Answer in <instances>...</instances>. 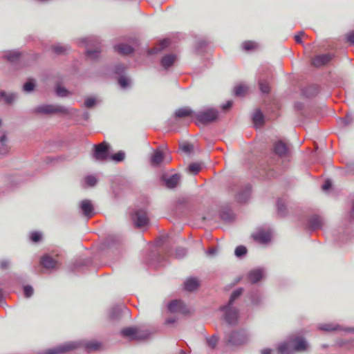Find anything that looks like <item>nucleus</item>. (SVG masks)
<instances>
[{
    "mask_svg": "<svg viewBox=\"0 0 354 354\" xmlns=\"http://www.w3.org/2000/svg\"><path fill=\"white\" fill-rule=\"evenodd\" d=\"M307 342L302 337L292 336L278 347L279 354H292L295 351H304L308 348Z\"/></svg>",
    "mask_w": 354,
    "mask_h": 354,
    "instance_id": "nucleus-1",
    "label": "nucleus"
},
{
    "mask_svg": "<svg viewBox=\"0 0 354 354\" xmlns=\"http://www.w3.org/2000/svg\"><path fill=\"white\" fill-rule=\"evenodd\" d=\"M111 145L106 142H102L93 146L92 156L97 160L105 162L110 160Z\"/></svg>",
    "mask_w": 354,
    "mask_h": 354,
    "instance_id": "nucleus-2",
    "label": "nucleus"
},
{
    "mask_svg": "<svg viewBox=\"0 0 354 354\" xmlns=\"http://www.w3.org/2000/svg\"><path fill=\"white\" fill-rule=\"evenodd\" d=\"M34 112L39 114H71V110L65 106L53 104H42L35 108Z\"/></svg>",
    "mask_w": 354,
    "mask_h": 354,
    "instance_id": "nucleus-3",
    "label": "nucleus"
},
{
    "mask_svg": "<svg viewBox=\"0 0 354 354\" xmlns=\"http://www.w3.org/2000/svg\"><path fill=\"white\" fill-rule=\"evenodd\" d=\"M195 118L201 124H208L218 119V111L213 108H207L196 113Z\"/></svg>",
    "mask_w": 354,
    "mask_h": 354,
    "instance_id": "nucleus-4",
    "label": "nucleus"
},
{
    "mask_svg": "<svg viewBox=\"0 0 354 354\" xmlns=\"http://www.w3.org/2000/svg\"><path fill=\"white\" fill-rule=\"evenodd\" d=\"M220 310L223 312V317L229 324H235L239 318V311L233 306V304L227 303L225 306L220 308Z\"/></svg>",
    "mask_w": 354,
    "mask_h": 354,
    "instance_id": "nucleus-5",
    "label": "nucleus"
},
{
    "mask_svg": "<svg viewBox=\"0 0 354 354\" xmlns=\"http://www.w3.org/2000/svg\"><path fill=\"white\" fill-rule=\"evenodd\" d=\"M87 43L86 45V56L91 59H97L102 52L100 44L98 41H95L90 38H86L82 40Z\"/></svg>",
    "mask_w": 354,
    "mask_h": 354,
    "instance_id": "nucleus-6",
    "label": "nucleus"
},
{
    "mask_svg": "<svg viewBox=\"0 0 354 354\" xmlns=\"http://www.w3.org/2000/svg\"><path fill=\"white\" fill-rule=\"evenodd\" d=\"M131 218L134 225L138 227L146 226L149 222L147 212L142 209H136L132 212Z\"/></svg>",
    "mask_w": 354,
    "mask_h": 354,
    "instance_id": "nucleus-7",
    "label": "nucleus"
},
{
    "mask_svg": "<svg viewBox=\"0 0 354 354\" xmlns=\"http://www.w3.org/2000/svg\"><path fill=\"white\" fill-rule=\"evenodd\" d=\"M79 346V344L74 342H67L48 350L44 354H63L71 351Z\"/></svg>",
    "mask_w": 354,
    "mask_h": 354,
    "instance_id": "nucleus-8",
    "label": "nucleus"
},
{
    "mask_svg": "<svg viewBox=\"0 0 354 354\" xmlns=\"http://www.w3.org/2000/svg\"><path fill=\"white\" fill-rule=\"evenodd\" d=\"M201 286L199 279L196 277L187 278L183 285V289L185 291L193 292L196 291Z\"/></svg>",
    "mask_w": 354,
    "mask_h": 354,
    "instance_id": "nucleus-9",
    "label": "nucleus"
},
{
    "mask_svg": "<svg viewBox=\"0 0 354 354\" xmlns=\"http://www.w3.org/2000/svg\"><path fill=\"white\" fill-rule=\"evenodd\" d=\"M80 209L82 213L87 218H91L94 214V207L90 200L85 199L80 203Z\"/></svg>",
    "mask_w": 354,
    "mask_h": 354,
    "instance_id": "nucleus-10",
    "label": "nucleus"
},
{
    "mask_svg": "<svg viewBox=\"0 0 354 354\" xmlns=\"http://www.w3.org/2000/svg\"><path fill=\"white\" fill-rule=\"evenodd\" d=\"M246 336L243 332H233L232 333L229 337L228 342L232 345L234 346H239L245 342Z\"/></svg>",
    "mask_w": 354,
    "mask_h": 354,
    "instance_id": "nucleus-11",
    "label": "nucleus"
},
{
    "mask_svg": "<svg viewBox=\"0 0 354 354\" xmlns=\"http://www.w3.org/2000/svg\"><path fill=\"white\" fill-rule=\"evenodd\" d=\"M252 237L255 241L261 243H266L271 239V232L270 230L261 229L257 232L254 233L252 234Z\"/></svg>",
    "mask_w": 354,
    "mask_h": 354,
    "instance_id": "nucleus-12",
    "label": "nucleus"
},
{
    "mask_svg": "<svg viewBox=\"0 0 354 354\" xmlns=\"http://www.w3.org/2000/svg\"><path fill=\"white\" fill-rule=\"evenodd\" d=\"M264 277V271L261 268L251 270L248 274V279L251 283H256Z\"/></svg>",
    "mask_w": 354,
    "mask_h": 354,
    "instance_id": "nucleus-13",
    "label": "nucleus"
},
{
    "mask_svg": "<svg viewBox=\"0 0 354 354\" xmlns=\"http://www.w3.org/2000/svg\"><path fill=\"white\" fill-rule=\"evenodd\" d=\"M21 55V53L18 50H7L3 52L2 57L11 64H15L19 60Z\"/></svg>",
    "mask_w": 354,
    "mask_h": 354,
    "instance_id": "nucleus-14",
    "label": "nucleus"
},
{
    "mask_svg": "<svg viewBox=\"0 0 354 354\" xmlns=\"http://www.w3.org/2000/svg\"><path fill=\"white\" fill-rule=\"evenodd\" d=\"M274 152L279 156H286L288 153L287 145L281 140L276 142L273 147Z\"/></svg>",
    "mask_w": 354,
    "mask_h": 354,
    "instance_id": "nucleus-15",
    "label": "nucleus"
},
{
    "mask_svg": "<svg viewBox=\"0 0 354 354\" xmlns=\"http://www.w3.org/2000/svg\"><path fill=\"white\" fill-rule=\"evenodd\" d=\"M165 186L169 189H174L177 185V174H165L162 177Z\"/></svg>",
    "mask_w": 354,
    "mask_h": 354,
    "instance_id": "nucleus-16",
    "label": "nucleus"
},
{
    "mask_svg": "<svg viewBox=\"0 0 354 354\" xmlns=\"http://www.w3.org/2000/svg\"><path fill=\"white\" fill-rule=\"evenodd\" d=\"M194 312V309L185 304L183 301L178 300V317H189Z\"/></svg>",
    "mask_w": 354,
    "mask_h": 354,
    "instance_id": "nucleus-17",
    "label": "nucleus"
},
{
    "mask_svg": "<svg viewBox=\"0 0 354 354\" xmlns=\"http://www.w3.org/2000/svg\"><path fill=\"white\" fill-rule=\"evenodd\" d=\"M170 43L171 41L169 39H164L160 40L158 46L148 50V55H154L159 53L160 52L167 48L170 45Z\"/></svg>",
    "mask_w": 354,
    "mask_h": 354,
    "instance_id": "nucleus-18",
    "label": "nucleus"
},
{
    "mask_svg": "<svg viewBox=\"0 0 354 354\" xmlns=\"http://www.w3.org/2000/svg\"><path fill=\"white\" fill-rule=\"evenodd\" d=\"M113 49L115 52L122 55H129L134 50L130 45L123 43L115 45Z\"/></svg>",
    "mask_w": 354,
    "mask_h": 354,
    "instance_id": "nucleus-19",
    "label": "nucleus"
},
{
    "mask_svg": "<svg viewBox=\"0 0 354 354\" xmlns=\"http://www.w3.org/2000/svg\"><path fill=\"white\" fill-rule=\"evenodd\" d=\"M330 59L331 56L329 54L319 55L314 57L312 64L316 67H320L327 64Z\"/></svg>",
    "mask_w": 354,
    "mask_h": 354,
    "instance_id": "nucleus-20",
    "label": "nucleus"
},
{
    "mask_svg": "<svg viewBox=\"0 0 354 354\" xmlns=\"http://www.w3.org/2000/svg\"><path fill=\"white\" fill-rule=\"evenodd\" d=\"M41 264L47 269L55 268L57 266V262L48 255H44L41 258Z\"/></svg>",
    "mask_w": 354,
    "mask_h": 354,
    "instance_id": "nucleus-21",
    "label": "nucleus"
},
{
    "mask_svg": "<svg viewBox=\"0 0 354 354\" xmlns=\"http://www.w3.org/2000/svg\"><path fill=\"white\" fill-rule=\"evenodd\" d=\"M203 164L201 162H192L185 169L187 174L190 175H196L202 169Z\"/></svg>",
    "mask_w": 354,
    "mask_h": 354,
    "instance_id": "nucleus-22",
    "label": "nucleus"
},
{
    "mask_svg": "<svg viewBox=\"0 0 354 354\" xmlns=\"http://www.w3.org/2000/svg\"><path fill=\"white\" fill-rule=\"evenodd\" d=\"M250 196V187L249 186H247L237 194V195L236 196V200L239 203H245L249 199Z\"/></svg>",
    "mask_w": 354,
    "mask_h": 354,
    "instance_id": "nucleus-23",
    "label": "nucleus"
},
{
    "mask_svg": "<svg viewBox=\"0 0 354 354\" xmlns=\"http://www.w3.org/2000/svg\"><path fill=\"white\" fill-rule=\"evenodd\" d=\"M323 224V219L317 215L312 216L309 220V226L313 230L321 228Z\"/></svg>",
    "mask_w": 354,
    "mask_h": 354,
    "instance_id": "nucleus-24",
    "label": "nucleus"
},
{
    "mask_svg": "<svg viewBox=\"0 0 354 354\" xmlns=\"http://www.w3.org/2000/svg\"><path fill=\"white\" fill-rule=\"evenodd\" d=\"M164 160V154L161 151H156L152 156L151 162L153 166L159 165Z\"/></svg>",
    "mask_w": 354,
    "mask_h": 354,
    "instance_id": "nucleus-25",
    "label": "nucleus"
},
{
    "mask_svg": "<svg viewBox=\"0 0 354 354\" xmlns=\"http://www.w3.org/2000/svg\"><path fill=\"white\" fill-rule=\"evenodd\" d=\"M176 56L173 55H167L164 56L161 59V65L162 66L167 69L170 67L175 62Z\"/></svg>",
    "mask_w": 354,
    "mask_h": 354,
    "instance_id": "nucleus-26",
    "label": "nucleus"
},
{
    "mask_svg": "<svg viewBox=\"0 0 354 354\" xmlns=\"http://www.w3.org/2000/svg\"><path fill=\"white\" fill-rule=\"evenodd\" d=\"M51 48L57 55L65 54L70 50V48L68 46H64L59 44L52 46Z\"/></svg>",
    "mask_w": 354,
    "mask_h": 354,
    "instance_id": "nucleus-27",
    "label": "nucleus"
},
{
    "mask_svg": "<svg viewBox=\"0 0 354 354\" xmlns=\"http://www.w3.org/2000/svg\"><path fill=\"white\" fill-rule=\"evenodd\" d=\"M177 313V300H172L167 305V309L165 311V315H169L170 314L176 315Z\"/></svg>",
    "mask_w": 354,
    "mask_h": 354,
    "instance_id": "nucleus-28",
    "label": "nucleus"
},
{
    "mask_svg": "<svg viewBox=\"0 0 354 354\" xmlns=\"http://www.w3.org/2000/svg\"><path fill=\"white\" fill-rule=\"evenodd\" d=\"M253 122L256 127L261 126L263 122V115L259 110H257L252 117Z\"/></svg>",
    "mask_w": 354,
    "mask_h": 354,
    "instance_id": "nucleus-29",
    "label": "nucleus"
},
{
    "mask_svg": "<svg viewBox=\"0 0 354 354\" xmlns=\"http://www.w3.org/2000/svg\"><path fill=\"white\" fill-rule=\"evenodd\" d=\"M248 91V87L243 84H239L234 88V92L236 96H243Z\"/></svg>",
    "mask_w": 354,
    "mask_h": 354,
    "instance_id": "nucleus-30",
    "label": "nucleus"
},
{
    "mask_svg": "<svg viewBox=\"0 0 354 354\" xmlns=\"http://www.w3.org/2000/svg\"><path fill=\"white\" fill-rule=\"evenodd\" d=\"M339 326L334 324H322L318 326V328L324 331H333L337 330Z\"/></svg>",
    "mask_w": 354,
    "mask_h": 354,
    "instance_id": "nucleus-31",
    "label": "nucleus"
},
{
    "mask_svg": "<svg viewBox=\"0 0 354 354\" xmlns=\"http://www.w3.org/2000/svg\"><path fill=\"white\" fill-rule=\"evenodd\" d=\"M138 328H127L122 330V334L125 336L130 337L131 339H134L135 335H136Z\"/></svg>",
    "mask_w": 354,
    "mask_h": 354,
    "instance_id": "nucleus-32",
    "label": "nucleus"
},
{
    "mask_svg": "<svg viewBox=\"0 0 354 354\" xmlns=\"http://www.w3.org/2000/svg\"><path fill=\"white\" fill-rule=\"evenodd\" d=\"M195 114L188 107H183L178 109V118L185 117V116H194Z\"/></svg>",
    "mask_w": 354,
    "mask_h": 354,
    "instance_id": "nucleus-33",
    "label": "nucleus"
},
{
    "mask_svg": "<svg viewBox=\"0 0 354 354\" xmlns=\"http://www.w3.org/2000/svg\"><path fill=\"white\" fill-rule=\"evenodd\" d=\"M149 336V333L147 330L137 329L136 335H135L134 339L142 340L147 339Z\"/></svg>",
    "mask_w": 354,
    "mask_h": 354,
    "instance_id": "nucleus-34",
    "label": "nucleus"
},
{
    "mask_svg": "<svg viewBox=\"0 0 354 354\" xmlns=\"http://www.w3.org/2000/svg\"><path fill=\"white\" fill-rule=\"evenodd\" d=\"M118 84L122 88H127L131 85V80L126 76H120L118 78Z\"/></svg>",
    "mask_w": 354,
    "mask_h": 354,
    "instance_id": "nucleus-35",
    "label": "nucleus"
},
{
    "mask_svg": "<svg viewBox=\"0 0 354 354\" xmlns=\"http://www.w3.org/2000/svg\"><path fill=\"white\" fill-rule=\"evenodd\" d=\"M125 158V153L122 151H120L118 153L110 155V160L115 162H120L124 160Z\"/></svg>",
    "mask_w": 354,
    "mask_h": 354,
    "instance_id": "nucleus-36",
    "label": "nucleus"
},
{
    "mask_svg": "<svg viewBox=\"0 0 354 354\" xmlns=\"http://www.w3.org/2000/svg\"><path fill=\"white\" fill-rule=\"evenodd\" d=\"M55 92L59 97H66L71 95V93L66 88L59 85L56 87Z\"/></svg>",
    "mask_w": 354,
    "mask_h": 354,
    "instance_id": "nucleus-37",
    "label": "nucleus"
},
{
    "mask_svg": "<svg viewBox=\"0 0 354 354\" xmlns=\"http://www.w3.org/2000/svg\"><path fill=\"white\" fill-rule=\"evenodd\" d=\"M167 317L165 321V326H172L174 325L176 321L177 315L174 314H170L169 315H166Z\"/></svg>",
    "mask_w": 354,
    "mask_h": 354,
    "instance_id": "nucleus-38",
    "label": "nucleus"
},
{
    "mask_svg": "<svg viewBox=\"0 0 354 354\" xmlns=\"http://www.w3.org/2000/svg\"><path fill=\"white\" fill-rule=\"evenodd\" d=\"M180 149L186 154L190 155L194 151V147L189 143H183L180 146Z\"/></svg>",
    "mask_w": 354,
    "mask_h": 354,
    "instance_id": "nucleus-39",
    "label": "nucleus"
},
{
    "mask_svg": "<svg viewBox=\"0 0 354 354\" xmlns=\"http://www.w3.org/2000/svg\"><path fill=\"white\" fill-rule=\"evenodd\" d=\"M243 48L245 50H250L256 49L258 46L257 44L254 41H247L243 43Z\"/></svg>",
    "mask_w": 354,
    "mask_h": 354,
    "instance_id": "nucleus-40",
    "label": "nucleus"
},
{
    "mask_svg": "<svg viewBox=\"0 0 354 354\" xmlns=\"http://www.w3.org/2000/svg\"><path fill=\"white\" fill-rule=\"evenodd\" d=\"M35 86V81L30 79L26 83L24 84L23 89L26 92H31L34 90Z\"/></svg>",
    "mask_w": 354,
    "mask_h": 354,
    "instance_id": "nucleus-41",
    "label": "nucleus"
},
{
    "mask_svg": "<svg viewBox=\"0 0 354 354\" xmlns=\"http://www.w3.org/2000/svg\"><path fill=\"white\" fill-rule=\"evenodd\" d=\"M10 147L8 143H0V156H5L9 153Z\"/></svg>",
    "mask_w": 354,
    "mask_h": 354,
    "instance_id": "nucleus-42",
    "label": "nucleus"
},
{
    "mask_svg": "<svg viewBox=\"0 0 354 354\" xmlns=\"http://www.w3.org/2000/svg\"><path fill=\"white\" fill-rule=\"evenodd\" d=\"M242 292H243L242 288H239V289H236V290H234L232 293L228 303H230V304H233V302L234 301V300L236 299L242 294Z\"/></svg>",
    "mask_w": 354,
    "mask_h": 354,
    "instance_id": "nucleus-43",
    "label": "nucleus"
},
{
    "mask_svg": "<svg viewBox=\"0 0 354 354\" xmlns=\"http://www.w3.org/2000/svg\"><path fill=\"white\" fill-rule=\"evenodd\" d=\"M247 252V249L245 246H243V245H240V246H238L236 249H235V255L237 257H243V255H245Z\"/></svg>",
    "mask_w": 354,
    "mask_h": 354,
    "instance_id": "nucleus-44",
    "label": "nucleus"
},
{
    "mask_svg": "<svg viewBox=\"0 0 354 354\" xmlns=\"http://www.w3.org/2000/svg\"><path fill=\"white\" fill-rule=\"evenodd\" d=\"M277 212L281 216H284L286 214V206L281 201L277 202Z\"/></svg>",
    "mask_w": 354,
    "mask_h": 354,
    "instance_id": "nucleus-45",
    "label": "nucleus"
},
{
    "mask_svg": "<svg viewBox=\"0 0 354 354\" xmlns=\"http://www.w3.org/2000/svg\"><path fill=\"white\" fill-rule=\"evenodd\" d=\"M260 89L263 93H268L270 92V86L265 81L259 82Z\"/></svg>",
    "mask_w": 354,
    "mask_h": 354,
    "instance_id": "nucleus-46",
    "label": "nucleus"
},
{
    "mask_svg": "<svg viewBox=\"0 0 354 354\" xmlns=\"http://www.w3.org/2000/svg\"><path fill=\"white\" fill-rule=\"evenodd\" d=\"M24 292L25 297L29 298L33 295L34 290L31 286L27 285L24 287Z\"/></svg>",
    "mask_w": 354,
    "mask_h": 354,
    "instance_id": "nucleus-47",
    "label": "nucleus"
},
{
    "mask_svg": "<svg viewBox=\"0 0 354 354\" xmlns=\"http://www.w3.org/2000/svg\"><path fill=\"white\" fill-rule=\"evenodd\" d=\"M17 96L15 94L5 93V96H3V100H4L7 104H11L15 100Z\"/></svg>",
    "mask_w": 354,
    "mask_h": 354,
    "instance_id": "nucleus-48",
    "label": "nucleus"
},
{
    "mask_svg": "<svg viewBox=\"0 0 354 354\" xmlns=\"http://www.w3.org/2000/svg\"><path fill=\"white\" fill-rule=\"evenodd\" d=\"M86 347L90 350H97L100 347V344L95 342H89L86 344Z\"/></svg>",
    "mask_w": 354,
    "mask_h": 354,
    "instance_id": "nucleus-49",
    "label": "nucleus"
},
{
    "mask_svg": "<svg viewBox=\"0 0 354 354\" xmlns=\"http://www.w3.org/2000/svg\"><path fill=\"white\" fill-rule=\"evenodd\" d=\"M85 181L89 186H94L97 183V178L93 176H88L85 178Z\"/></svg>",
    "mask_w": 354,
    "mask_h": 354,
    "instance_id": "nucleus-50",
    "label": "nucleus"
},
{
    "mask_svg": "<svg viewBox=\"0 0 354 354\" xmlns=\"http://www.w3.org/2000/svg\"><path fill=\"white\" fill-rule=\"evenodd\" d=\"M95 99L94 97H87L85 100L84 104L87 108H91L95 104Z\"/></svg>",
    "mask_w": 354,
    "mask_h": 354,
    "instance_id": "nucleus-51",
    "label": "nucleus"
},
{
    "mask_svg": "<svg viewBox=\"0 0 354 354\" xmlns=\"http://www.w3.org/2000/svg\"><path fill=\"white\" fill-rule=\"evenodd\" d=\"M30 239L32 242H39L41 239V234L37 232H32L30 234Z\"/></svg>",
    "mask_w": 354,
    "mask_h": 354,
    "instance_id": "nucleus-52",
    "label": "nucleus"
},
{
    "mask_svg": "<svg viewBox=\"0 0 354 354\" xmlns=\"http://www.w3.org/2000/svg\"><path fill=\"white\" fill-rule=\"evenodd\" d=\"M218 339L215 336H212L207 339V344L211 348H214L217 344Z\"/></svg>",
    "mask_w": 354,
    "mask_h": 354,
    "instance_id": "nucleus-53",
    "label": "nucleus"
},
{
    "mask_svg": "<svg viewBox=\"0 0 354 354\" xmlns=\"http://www.w3.org/2000/svg\"><path fill=\"white\" fill-rule=\"evenodd\" d=\"M0 143L8 144V138L6 131L0 132Z\"/></svg>",
    "mask_w": 354,
    "mask_h": 354,
    "instance_id": "nucleus-54",
    "label": "nucleus"
},
{
    "mask_svg": "<svg viewBox=\"0 0 354 354\" xmlns=\"http://www.w3.org/2000/svg\"><path fill=\"white\" fill-rule=\"evenodd\" d=\"M10 261L6 259L0 261V268L2 270H6L8 268Z\"/></svg>",
    "mask_w": 354,
    "mask_h": 354,
    "instance_id": "nucleus-55",
    "label": "nucleus"
},
{
    "mask_svg": "<svg viewBox=\"0 0 354 354\" xmlns=\"http://www.w3.org/2000/svg\"><path fill=\"white\" fill-rule=\"evenodd\" d=\"M332 186V184L330 180H326L323 185L322 186V188L324 191L328 190Z\"/></svg>",
    "mask_w": 354,
    "mask_h": 354,
    "instance_id": "nucleus-56",
    "label": "nucleus"
},
{
    "mask_svg": "<svg viewBox=\"0 0 354 354\" xmlns=\"http://www.w3.org/2000/svg\"><path fill=\"white\" fill-rule=\"evenodd\" d=\"M305 35L304 32L301 31L298 35L295 36V39L297 43L301 44V37Z\"/></svg>",
    "mask_w": 354,
    "mask_h": 354,
    "instance_id": "nucleus-57",
    "label": "nucleus"
},
{
    "mask_svg": "<svg viewBox=\"0 0 354 354\" xmlns=\"http://www.w3.org/2000/svg\"><path fill=\"white\" fill-rule=\"evenodd\" d=\"M187 250L185 248H180L178 250V258L179 257H184L187 255Z\"/></svg>",
    "mask_w": 354,
    "mask_h": 354,
    "instance_id": "nucleus-58",
    "label": "nucleus"
},
{
    "mask_svg": "<svg viewBox=\"0 0 354 354\" xmlns=\"http://www.w3.org/2000/svg\"><path fill=\"white\" fill-rule=\"evenodd\" d=\"M232 101L230 100V101H227L225 104H223L222 106V109L225 111L230 109L232 106Z\"/></svg>",
    "mask_w": 354,
    "mask_h": 354,
    "instance_id": "nucleus-59",
    "label": "nucleus"
},
{
    "mask_svg": "<svg viewBox=\"0 0 354 354\" xmlns=\"http://www.w3.org/2000/svg\"><path fill=\"white\" fill-rule=\"evenodd\" d=\"M343 125H347L351 122V118L349 116H346L345 118L340 120Z\"/></svg>",
    "mask_w": 354,
    "mask_h": 354,
    "instance_id": "nucleus-60",
    "label": "nucleus"
},
{
    "mask_svg": "<svg viewBox=\"0 0 354 354\" xmlns=\"http://www.w3.org/2000/svg\"><path fill=\"white\" fill-rule=\"evenodd\" d=\"M216 253V249L214 248H212L207 251V254L208 255H211V256L215 254Z\"/></svg>",
    "mask_w": 354,
    "mask_h": 354,
    "instance_id": "nucleus-61",
    "label": "nucleus"
},
{
    "mask_svg": "<svg viewBox=\"0 0 354 354\" xmlns=\"http://www.w3.org/2000/svg\"><path fill=\"white\" fill-rule=\"evenodd\" d=\"M348 39L351 43L354 44V31L348 35Z\"/></svg>",
    "mask_w": 354,
    "mask_h": 354,
    "instance_id": "nucleus-62",
    "label": "nucleus"
},
{
    "mask_svg": "<svg viewBox=\"0 0 354 354\" xmlns=\"http://www.w3.org/2000/svg\"><path fill=\"white\" fill-rule=\"evenodd\" d=\"M206 45V42L205 41H200L197 43L196 48H202L203 46Z\"/></svg>",
    "mask_w": 354,
    "mask_h": 354,
    "instance_id": "nucleus-63",
    "label": "nucleus"
},
{
    "mask_svg": "<svg viewBox=\"0 0 354 354\" xmlns=\"http://www.w3.org/2000/svg\"><path fill=\"white\" fill-rule=\"evenodd\" d=\"M118 313L119 310L118 309H115L114 310H113V312L111 313V318H115Z\"/></svg>",
    "mask_w": 354,
    "mask_h": 354,
    "instance_id": "nucleus-64",
    "label": "nucleus"
}]
</instances>
